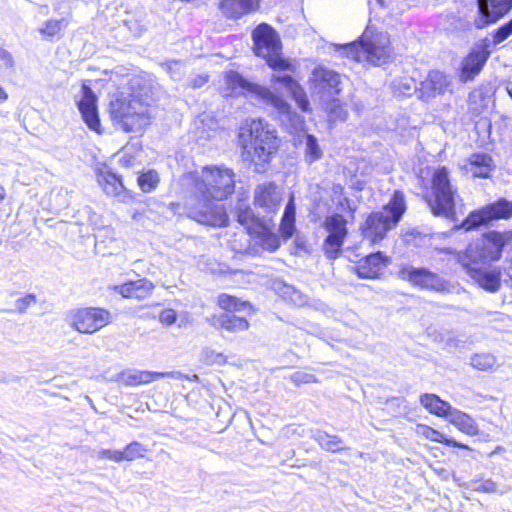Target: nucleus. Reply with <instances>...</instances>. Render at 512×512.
Segmentation results:
<instances>
[{
  "instance_id": "nucleus-44",
  "label": "nucleus",
  "mask_w": 512,
  "mask_h": 512,
  "mask_svg": "<svg viewBox=\"0 0 512 512\" xmlns=\"http://www.w3.org/2000/svg\"><path fill=\"white\" fill-rule=\"evenodd\" d=\"M473 490L484 493H495L499 491L498 484L491 479L473 481Z\"/></svg>"
},
{
  "instance_id": "nucleus-34",
  "label": "nucleus",
  "mask_w": 512,
  "mask_h": 512,
  "mask_svg": "<svg viewBox=\"0 0 512 512\" xmlns=\"http://www.w3.org/2000/svg\"><path fill=\"white\" fill-rule=\"evenodd\" d=\"M314 440L329 452L335 453L343 449V441L335 435H328L325 432L318 431L314 435Z\"/></svg>"
},
{
  "instance_id": "nucleus-11",
  "label": "nucleus",
  "mask_w": 512,
  "mask_h": 512,
  "mask_svg": "<svg viewBox=\"0 0 512 512\" xmlns=\"http://www.w3.org/2000/svg\"><path fill=\"white\" fill-rule=\"evenodd\" d=\"M110 321V312L102 308H82L69 314L70 325L80 333H94Z\"/></svg>"
},
{
  "instance_id": "nucleus-7",
  "label": "nucleus",
  "mask_w": 512,
  "mask_h": 512,
  "mask_svg": "<svg viewBox=\"0 0 512 512\" xmlns=\"http://www.w3.org/2000/svg\"><path fill=\"white\" fill-rule=\"evenodd\" d=\"M221 91L224 96L246 95L263 104L270 105L281 114H289V104L280 96L274 95L267 88L249 82L234 71L228 72L223 78Z\"/></svg>"
},
{
  "instance_id": "nucleus-19",
  "label": "nucleus",
  "mask_w": 512,
  "mask_h": 512,
  "mask_svg": "<svg viewBox=\"0 0 512 512\" xmlns=\"http://www.w3.org/2000/svg\"><path fill=\"white\" fill-rule=\"evenodd\" d=\"M461 169L475 178H488L494 169L492 157L486 153H474L461 164Z\"/></svg>"
},
{
  "instance_id": "nucleus-21",
  "label": "nucleus",
  "mask_w": 512,
  "mask_h": 512,
  "mask_svg": "<svg viewBox=\"0 0 512 512\" xmlns=\"http://www.w3.org/2000/svg\"><path fill=\"white\" fill-rule=\"evenodd\" d=\"M174 372H152L127 369L117 375V381L126 386H137L153 382L157 378L174 376Z\"/></svg>"
},
{
  "instance_id": "nucleus-14",
  "label": "nucleus",
  "mask_w": 512,
  "mask_h": 512,
  "mask_svg": "<svg viewBox=\"0 0 512 512\" xmlns=\"http://www.w3.org/2000/svg\"><path fill=\"white\" fill-rule=\"evenodd\" d=\"M512 216V202L500 200L492 205L470 213L462 223L465 230H471L494 219H506Z\"/></svg>"
},
{
  "instance_id": "nucleus-61",
  "label": "nucleus",
  "mask_w": 512,
  "mask_h": 512,
  "mask_svg": "<svg viewBox=\"0 0 512 512\" xmlns=\"http://www.w3.org/2000/svg\"><path fill=\"white\" fill-rule=\"evenodd\" d=\"M508 93H509V95H510V96H511V98H512V83H511V84L509 85V87H508Z\"/></svg>"
},
{
  "instance_id": "nucleus-47",
  "label": "nucleus",
  "mask_w": 512,
  "mask_h": 512,
  "mask_svg": "<svg viewBox=\"0 0 512 512\" xmlns=\"http://www.w3.org/2000/svg\"><path fill=\"white\" fill-rule=\"evenodd\" d=\"M36 303V296L33 294H28L22 298H19L15 302V308L23 313L25 312L30 306L34 305Z\"/></svg>"
},
{
  "instance_id": "nucleus-46",
  "label": "nucleus",
  "mask_w": 512,
  "mask_h": 512,
  "mask_svg": "<svg viewBox=\"0 0 512 512\" xmlns=\"http://www.w3.org/2000/svg\"><path fill=\"white\" fill-rule=\"evenodd\" d=\"M482 66H462L460 71L461 82H468L473 80L481 71Z\"/></svg>"
},
{
  "instance_id": "nucleus-24",
  "label": "nucleus",
  "mask_w": 512,
  "mask_h": 512,
  "mask_svg": "<svg viewBox=\"0 0 512 512\" xmlns=\"http://www.w3.org/2000/svg\"><path fill=\"white\" fill-rule=\"evenodd\" d=\"M450 85V80L439 70H432L425 81L421 83L423 97L431 98L443 93Z\"/></svg>"
},
{
  "instance_id": "nucleus-28",
  "label": "nucleus",
  "mask_w": 512,
  "mask_h": 512,
  "mask_svg": "<svg viewBox=\"0 0 512 512\" xmlns=\"http://www.w3.org/2000/svg\"><path fill=\"white\" fill-rule=\"evenodd\" d=\"M490 103L491 95L489 91L477 88L469 94L468 110L472 115L478 116L489 107Z\"/></svg>"
},
{
  "instance_id": "nucleus-5",
  "label": "nucleus",
  "mask_w": 512,
  "mask_h": 512,
  "mask_svg": "<svg viewBox=\"0 0 512 512\" xmlns=\"http://www.w3.org/2000/svg\"><path fill=\"white\" fill-rule=\"evenodd\" d=\"M406 211L404 194L395 191L393 197L381 211L371 213L361 226L362 235L372 243L383 240Z\"/></svg>"
},
{
  "instance_id": "nucleus-45",
  "label": "nucleus",
  "mask_w": 512,
  "mask_h": 512,
  "mask_svg": "<svg viewBox=\"0 0 512 512\" xmlns=\"http://www.w3.org/2000/svg\"><path fill=\"white\" fill-rule=\"evenodd\" d=\"M95 457L98 460L108 459L114 462H122L120 450L101 449L96 452Z\"/></svg>"
},
{
  "instance_id": "nucleus-17",
  "label": "nucleus",
  "mask_w": 512,
  "mask_h": 512,
  "mask_svg": "<svg viewBox=\"0 0 512 512\" xmlns=\"http://www.w3.org/2000/svg\"><path fill=\"white\" fill-rule=\"evenodd\" d=\"M401 275L404 279H408L413 285L424 289L441 292L444 291L447 286L442 278L424 268H404L401 271Z\"/></svg>"
},
{
  "instance_id": "nucleus-1",
  "label": "nucleus",
  "mask_w": 512,
  "mask_h": 512,
  "mask_svg": "<svg viewBox=\"0 0 512 512\" xmlns=\"http://www.w3.org/2000/svg\"><path fill=\"white\" fill-rule=\"evenodd\" d=\"M188 216L200 224L222 227L228 215L222 201L234 192L235 174L224 166H205L181 177Z\"/></svg>"
},
{
  "instance_id": "nucleus-40",
  "label": "nucleus",
  "mask_w": 512,
  "mask_h": 512,
  "mask_svg": "<svg viewBox=\"0 0 512 512\" xmlns=\"http://www.w3.org/2000/svg\"><path fill=\"white\" fill-rule=\"evenodd\" d=\"M159 183V175L154 170H149L138 177V185L140 189L145 192H151Z\"/></svg>"
},
{
  "instance_id": "nucleus-4",
  "label": "nucleus",
  "mask_w": 512,
  "mask_h": 512,
  "mask_svg": "<svg viewBox=\"0 0 512 512\" xmlns=\"http://www.w3.org/2000/svg\"><path fill=\"white\" fill-rule=\"evenodd\" d=\"M338 56L354 62L377 64L390 53V36L387 32L378 31L373 25H367L361 36L347 44H333Z\"/></svg>"
},
{
  "instance_id": "nucleus-31",
  "label": "nucleus",
  "mask_w": 512,
  "mask_h": 512,
  "mask_svg": "<svg viewBox=\"0 0 512 512\" xmlns=\"http://www.w3.org/2000/svg\"><path fill=\"white\" fill-rule=\"evenodd\" d=\"M295 214L296 208L294 203V196L290 197L289 202L285 207V211L282 217L280 232L286 239L290 238L295 230Z\"/></svg>"
},
{
  "instance_id": "nucleus-64",
  "label": "nucleus",
  "mask_w": 512,
  "mask_h": 512,
  "mask_svg": "<svg viewBox=\"0 0 512 512\" xmlns=\"http://www.w3.org/2000/svg\"><path fill=\"white\" fill-rule=\"evenodd\" d=\"M377 2L382 6L384 3V0H377Z\"/></svg>"
},
{
  "instance_id": "nucleus-49",
  "label": "nucleus",
  "mask_w": 512,
  "mask_h": 512,
  "mask_svg": "<svg viewBox=\"0 0 512 512\" xmlns=\"http://www.w3.org/2000/svg\"><path fill=\"white\" fill-rule=\"evenodd\" d=\"M110 289L120 294L123 298H134L130 282L111 286Z\"/></svg>"
},
{
  "instance_id": "nucleus-52",
  "label": "nucleus",
  "mask_w": 512,
  "mask_h": 512,
  "mask_svg": "<svg viewBox=\"0 0 512 512\" xmlns=\"http://www.w3.org/2000/svg\"><path fill=\"white\" fill-rule=\"evenodd\" d=\"M207 82V76H197L196 78L191 80V86L193 88H199L202 87Z\"/></svg>"
},
{
  "instance_id": "nucleus-26",
  "label": "nucleus",
  "mask_w": 512,
  "mask_h": 512,
  "mask_svg": "<svg viewBox=\"0 0 512 512\" xmlns=\"http://www.w3.org/2000/svg\"><path fill=\"white\" fill-rule=\"evenodd\" d=\"M420 402L431 414L445 419H448L450 412L454 409L448 402L435 394L422 395Z\"/></svg>"
},
{
  "instance_id": "nucleus-63",
  "label": "nucleus",
  "mask_w": 512,
  "mask_h": 512,
  "mask_svg": "<svg viewBox=\"0 0 512 512\" xmlns=\"http://www.w3.org/2000/svg\"><path fill=\"white\" fill-rule=\"evenodd\" d=\"M104 231L107 232V233H112V229L111 228H105Z\"/></svg>"
},
{
  "instance_id": "nucleus-35",
  "label": "nucleus",
  "mask_w": 512,
  "mask_h": 512,
  "mask_svg": "<svg viewBox=\"0 0 512 512\" xmlns=\"http://www.w3.org/2000/svg\"><path fill=\"white\" fill-rule=\"evenodd\" d=\"M130 283L134 299L137 300H143L148 298L155 288L153 282L146 278L139 279L136 281H130Z\"/></svg>"
},
{
  "instance_id": "nucleus-51",
  "label": "nucleus",
  "mask_w": 512,
  "mask_h": 512,
  "mask_svg": "<svg viewBox=\"0 0 512 512\" xmlns=\"http://www.w3.org/2000/svg\"><path fill=\"white\" fill-rule=\"evenodd\" d=\"M293 379L297 382L311 383L315 381V377L311 374L296 373Z\"/></svg>"
},
{
  "instance_id": "nucleus-29",
  "label": "nucleus",
  "mask_w": 512,
  "mask_h": 512,
  "mask_svg": "<svg viewBox=\"0 0 512 512\" xmlns=\"http://www.w3.org/2000/svg\"><path fill=\"white\" fill-rule=\"evenodd\" d=\"M159 322L164 326H172L177 324L178 327H185L193 322L191 314L187 311L177 313L172 308H164L158 316Z\"/></svg>"
},
{
  "instance_id": "nucleus-15",
  "label": "nucleus",
  "mask_w": 512,
  "mask_h": 512,
  "mask_svg": "<svg viewBox=\"0 0 512 512\" xmlns=\"http://www.w3.org/2000/svg\"><path fill=\"white\" fill-rule=\"evenodd\" d=\"M479 18L475 20L477 28L497 22L512 9V0H477Z\"/></svg>"
},
{
  "instance_id": "nucleus-33",
  "label": "nucleus",
  "mask_w": 512,
  "mask_h": 512,
  "mask_svg": "<svg viewBox=\"0 0 512 512\" xmlns=\"http://www.w3.org/2000/svg\"><path fill=\"white\" fill-rule=\"evenodd\" d=\"M218 305L220 308L228 312H240L251 308L248 302L241 301L240 299L225 293L218 296Z\"/></svg>"
},
{
  "instance_id": "nucleus-43",
  "label": "nucleus",
  "mask_w": 512,
  "mask_h": 512,
  "mask_svg": "<svg viewBox=\"0 0 512 512\" xmlns=\"http://www.w3.org/2000/svg\"><path fill=\"white\" fill-rule=\"evenodd\" d=\"M64 26V20H49L41 29V33L48 37H54L63 29Z\"/></svg>"
},
{
  "instance_id": "nucleus-25",
  "label": "nucleus",
  "mask_w": 512,
  "mask_h": 512,
  "mask_svg": "<svg viewBox=\"0 0 512 512\" xmlns=\"http://www.w3.org/2000/svg\"><path fill=\"white\" fill-rule=\"evenodd\" d=\"M452 425H454L459 431L468 435L476 436L479 432L478 425L475 420L468 414L453 409L447 419Z\"/></svg>"
},
{
  "instance_id": "nucleus-13",
  "label": "nucleus",
  "mask_w": 512,
  "mask_h": 512,
  "mask_svg": "<svg viewBox=\"0 0 512 512\" xmlns=\"http://www.w3.org/2000/svg\"><path fill=\"white\" fill-rule=\"evenodd\" d=\"M74 100L87 127L97 134H102L103 128L97 106L98 99L86 81L81 85L79 92L74 97Z\"/></svg>"
},
{
  "instance_id": "nucleus-48",
  "label": "nucleus",
  "mask_w": 512,
  "mask_h": 512,
  "mask_svg": "<svg viewBox=\"0 0 512 512\" xmlns=\"http://www.w3.org/2000/svg\"><path fill=\"white\" fill-rule=\"evenodd\" d=\"M262 245L268 251L273 252L280 246V241L275 234H264L262 237Z\"/></svg>"
},
{
  "instance_id": "nucleus-6",
  "label": "nucleus",
  "mask_w": 512,
  "mask_h": 512,
  "mask_svg": "<svg viewBox=\"0 0 512 512\" xmlns=\"http://www.w3.org/2000/svg\"><path fill=\"white\" fill-rule=\"evenodd\" d=\"M511 239V231L489 232L477 242L469 244L465 251L460 252L458 262L462 267H470L498 261L501 258L503 247Z\"/></svg>"
},
{
  "instance_id": "nucleus-23",
  "label": "nucleus",
  "mask_w": 512,
  "mask_h": 512,
  "mask_svg": "<svg viewBox=\"0 0 512 512\" xmlns=\"http://www.w3.org/2000/svg\"><path fill=\"white\" fill-rule=\"evenodd\" d=\"M258 6L259 0H222L219 4L223 15L234 20L255 11Z\"/></svg>"
},
{
  "instance_id": "nucleus-50",
  "label": "nucleus",
  "mask_w": 512,
  "mask_h": 512,
  "mask_svg": "<svg viewBox=\"0 0 512 512\" xmlns=\"http://www.w3.org/2000/svg\"><path fill=\"white\" fill-rule=\"evenodd\" d=\"M205 358L209 363L223 364L226 362V357L222 353H218L213 350H207L205 352Z\"/></svg>"
},
{
  "instance_id": "nucleus-38",
  "label": "nucleus",
  "mask_w": 512,
  "mask_h": 512,
  "mask_svg": "<svg viewBox=\"0 0 512 512\" xmlns=\"http://www.w3.org/2000/svg\"><path fill=\"white\" fill-rule=\"evenodd\" d=\"M473 368L480 371H488L496 365V358L490 353H476L470 358Z\"/></svg>"
},
{
  "instance_id": "nucleus-55",
  "label": "nucleus",
  "mask_w": 512,
  "mask_h": 512,
  "mask_svg": "<svg viewBox=\"0 0 512 512\" xmlns=\"http://www.w3.org/2000/svg\"><path fill=\"white\" fill-rule=\"evenodd\" d=\"M338 205L340 206L341 210H350L353 211V209L350 206V201L348 198L339 199Z\"/></svg>"
},
{
  "instance_id": "nucleus-16",
  "label": "nucleus",
  "mask_w": 512,
  "mask_h": 512,
  "mask_svg": "<svg viewBox=\"0 0 512 512\" xmlns=\"http://www.w3.org/2000/svg\"><path fill=\"white\" fill-rule=\"evenodd\" d=\"M463 267L466 273L484 290L495 293L501 286V270L498 267Z\"/></svg>"
},
{
  "instance_id": "nucleus-36",
  "label": "nucleus",
  "mask_w": 512,
  "mask_h": 512,
  "mask_svg": "<svg viewBox=\"0 0 512 512\" xmlns=\"http://www.w3.org/2000/svg\"><path fill=\"white\" fill-rule=\"evenodd\" d=\"M99 183L103 187V190L109 195H117L123 189L121 179L113 173L103 174L99 179Z\"/></svg>"
},
{
  "instance_id": "nucleus-27",
  "label": "nucleus",
  "mask_w": 512,
  "mask_h": 512,
  "mask_svg": "<svg viewBox=\"0 0 512 512\" xmlns=\"http://www.w3.org/2000/svg\"><path fill=\"white\" fill-rule=\"evenodd\" d=\"M418 436L428 439L433 442L442 443L447 446L458 447L463 449H470L469 446L457 442L453 439L446 438L444 434L424 424H418L415 428Z\"/></svg>"
},
{
  "instance_id": "nucleus-54",
  "label": "nucleus",
  "mask_w": 512,
  "mask_h": 512,
  "mask_svg": "<svg viewBox=\"0 0 512 512\" xmlns=\"http://www.w3.org/2000/svg\"><path fill=\"white\" fill-rule=\"evenodd\" d=\"M127 150H128V148L125 147L124 148V154H123V156L121 158V162L123 163L124 166L128 167V166H132L133 165V158L131 156H129V157L127 156Z\"/></svg>"
},
{
  "instance_id": "nucleus-60",
  "label": "nucleus",
  "mask_w": 512,
  "mask_h": 512,
  "mask_svg": "<svg viewBox=\"0 0 512 512\" xmlns=\"http://www.w3.org/2000/svg\"><path fill=\"white\" fill-rule=\"evenodd\" d=\"M413 87L410 84H405V91L403 93H409Z\"/></svg>"
},
{
  "instance_id": "nucleus-53",
  "label": "nucleus",
  "mask_w": 512,
  "mask_h": 512,
  "mask_svg": "<svg viewBox=\"0 0 512 512\" xmlns=\"http://www.w3.org/2000/svg\"><path fill=\"white\" fill-rule=\"evenodd\" d=\"M0 61H3L5 64H9L12 62V56L9 52L0 47Z\"/></svg>"
},
{
  "instance_id": "nucleus-41",
  "label": "nucleus",
  "mask_w": 512,
  "mask_h": 512,
  "mask_svg": "<svg viewBox=\"0 0 512 512\" xmlns=\"http://www.w3.org/2000/svg\"><path fill=\"white\" fill-rule=\"evenodd\" d=\"M238 222L245 229H247L248 233H251L252 230L256 232V229L259 228L258 220L254 217V214L250 208L239 210Z\"/></svg>"
},
{
  "instance_id": "nucleus-58",
  "label": "nucleus",
  "mask_w": 512,
  "mask_h": 512,
  "mask_svg": "<svg viewBox=\"0 0 512 512\" xmlns=\"http://www.w3.org/2000/svg\"><path fill=\"white\" fill-rule=\"evenodd\" d=\"M6 197V190L5 188L0 184V201L4 200Z\"/></svg>"
},
{
  "instance_id": "nucleus-9",
  "label": "nucleus",
  "mask_w": 512,
  "mask_h": 512,
  "mask_svg": "<svg viewBox=\"0 0 512 512\" xmlns=\"http://www.w3.org/2000/svg\"><path fill=\"white\" fill-rule=\"evenodd\" d=\"M457 189L450 182L446 167H437L431 177V195L426 197L432 213L437 216L452 218L454 216Z\"/></svg>"
},
{
  "instance_id": "nucleus-39",
  "label": "nucleus",
  "mask_w": 512,
  "mask_h": 512,
  "mask_svg": "<svg viewBox=\"0 0 512 512\" xmlns=\"http://www.w3.org/2000/svg\"><path fill=\"white\" fill-rule=\"evenodd\" d=\"M148 449L137 441L129 443L124 450L121 451L122 461H133L143 458Z\"/></svg>"
},
{
  "instance_id": "nucleus-30",
  "label": "nucleus",
  "mask_w": 512,
  "mask_h": 512,
  "mask_svg": "<svg viewBox=\"0 0 512 512\" xmlns=\"http://www.w3.org/2000/svg\"><path fill=\"white\" fill-rule=\"evenodd\" d=\"M489 47L490 44L487 39L478 41L461 64H485L490 55Z\"/></svg>"
},
{
  "instance_id": "nucleus-32",
  "label": "nucleus",
  "mask_w": 512,
  "mask_h": 512,
  "mask_svg": "<svg viewBox=\"0 0 512 512\" xmlns=\"http://www.w3.org/2000/svg\"><path fill=\"white\" fill-rule=\"evenodd\" d=\"M216 323L223 329L230 332L247 330L249 323L244 318L230 314H221L216 318Z\"/></svg>"
},
{
  "instance_id": "nucleus-56",
  "label": "nucleus",
  "mask_w": 512,
  "mask_h": 512,
  "mask_svg": "<svg viewBox=\"0 0 512 512\" xmlns=\"http://www.w3.org/2000/svg\"><path fill=\"white\" fill-rule=\"evenodd\" d=\"M232 248L238 252H242V251L247 250L248 246H244V245L237 246L236 244H232Z\"/></svg>"
},
{
  "instance_id": "nucleus-57",
  "label": "nucleus",
  "mask_w": 512,
  "mask_h": 512,
  "mask_svg": "<svg viewBox=\"0 0 512 512\" xmlns=\"http://www.w3.org/2000/svg\"><path fill=\"white\" fill-rule=\"evenodd\" d=\"M8 98L7 93L4 91V89L0 86V101H5Z\"/></svg>"
},
{
  "instance_id": "nucleus-12",
  "label": "nucleus",
  "mask_w": 512,
  "mask_h": 512,
  "mask_svg": "<svg viewBox=\"0 0 512 512\" xmlns=\"http://www.w3.org/2000/svg\"><path fill=\"white\" fill-rule=\"evenodd\" d=\"M346 219L338 214L327 216L323 222V227L327 232L323 248L328 258H336L342 251L344 240L348 234Z\"/></svg>"
},
{
  "instance_id": "nucleus-8",
  "label": "nucleus",
  "mask_w": 512,
  "mask_h": 512,
  "mask_svg": "<svg viewBox=\"0 0 512 512\" xmlns=\"http://www.w3.org/2000/svg\"><path fill=\"white\" fill-rule=\"evenodd\" d=\"M311 83L314 93L324 105L329 116L333 120H345L347 112L343 109L335 95L340 92V76L324 66H317L312 72Z\"/></svg>"
},
{
  "instance_id": "nucleus-37",
  "label": "nucleus",
  "mask_w": 512,
  "mask_h": 512,
  "mask_svg": "<svg viewBox=\"0 0 512 512\" xmlns=\"http://www.w3.org/2000/svg\"><path fill=\"white\" fill-rule=\"evenodd\" d=\"M305 138V158L309 163H313L319 160L322 155V149L320 148L317 139L310 134H306Z\"/></svg>"
},
{
  "instance_id": "nucleus-42",
  "label": "nucleus",
  "mask_w": 512,
  "mask_h": 512,
  "mask_svg": "<svg viewBox=\"0 0 512 512\" xmlns=\"http://www.w3.org/2000/svg\"><path fill=\"white\" fill-rule=\"evenodd\" d=\"M510 35H512V19L504 25L497 28L493 34V44L498 45L505 41Z\"/></svg>"
},
{
  "instance_id": "nucleus-18",
  "label": "nucleus",
  "mask_w": 512,
  "mask_h": 512,
  "mask_svg": "<svg viewBox=\"0 0 512 512\" xmlns=\"http://www.w3.org/2000/svg\"><path fill=\"white\" fill-rule=\"evenodd\" d=\"M280 68L273 75L275 89H279L280 87L285 88L293 97L298 107L302 111L309 110V101L307 99L306 93L304 90L298 85L296 81L292 79L290 75L287 74L286 69L289 66H277Z\"/></svg>"
},
{
  "instance_id": "nucleus-20",
  "label": "nucleus",
  "mask_w": 512,
  "mask_h": 512,
  "mask_svg": "<svg viewBox=\"0 0 512 512\" xmlns=\"http://www.w3.org/2000/svg\"><path fill=\"white\" fill-rule=\"evenodd\" d=\"M281 202V192L272 183L258 185L254 192V204L265 212H275Z\"/></svg>"
},
{
  "instance_id": "nucleus-62",
  "label": "nucleus",
  "mask_w": 512,
  "mask_h": 512,
  "mask_svg": "<svg viewBox=\"0 0 512 512\" xmlns=\"http://www.w3.org/2000/svg\"><path fill=\"white\" fill-rule=\"evenodd\" d=\"M241 236L245 238L246 242H248V235L246 233L242 232Z\"/></svg>"
},
{
  "instance_id": "nucleus-2",
  "label": "nucleus",
  "mask_w": 512,
  "mask_h": 512,
  "mask_svg": "<svg viewBox=\"0 0 512 512\" xmlns=\"http://www.w3.org/2000/svg\"><path fill=\"white\" fill-rule=\"evenodd\" d=\"M155 100V88L144 84L129 97H117L110 103V117L115 127L142 135L151 124L150 105Z\"/></svg>"
},
{
  "instance_id": "nucleus-59",
  "label": "nucleus",
  "mask_w": 512,
  "mask_h": 512,
  "mask_svg": "<svg viewBox=\"0 0 512 512\" xmlns=\"http://www.w3.org/2000/svg\"><path fill=\"white\" fill-rule=\"evenodd\" d=\"M333 190H334V193H335V194H336V193L341 194V193H342V191H343V188H342L340 185H337V186H334Z\"/></svg>"
},
{
  "instance_id": "nucleus-3",
  "label": "nucleus",
  "mask_w": 512,
  "mask_h": 512,
  "mask_svg": "<svg viewBox=\"0 0 512 512\" xmlns=\"http://www.w3.org/2000/svg\"><path fill=\"white\" fill-rule=\"evenodd\" d=\"M239 140L245 159L254 164L257 172H264L278 148L275 131L262 120H247L240 129Z\"/></svg>"
},
{
  "instance_id": "nucleus-10",
  "label": "nucleus",
  "mask_w": 512,
  "mask_h": 512,
  "mask_svg": "<svg viewBox=\"0 0 512 512\" xmlns=\"http://www.w3.org/2000/svg\"><path fill=\"white\" fill-rule=\"evenodd\" d=\"M253 50L266 64H289L282 58V43L277 31L266 23L259 24L252 32Z\"/></svg>"
},
{
  "instance_id": "nucleus-22",
  "label": "nucleus",
  "mask_w": 512,
  "mask_h": 512,
  "mask_svg": "<svg viewBox=\"0 0 512 512\" xmlns=\"http://www.w3.org/2000/svg\"><path fill=\"white\" fill-rule=\"evenodd\" d=\"M388 264V258L381 252L372 253L359 261L356 272L360 278H376Z\"/></svg>"
}]
</instances>
